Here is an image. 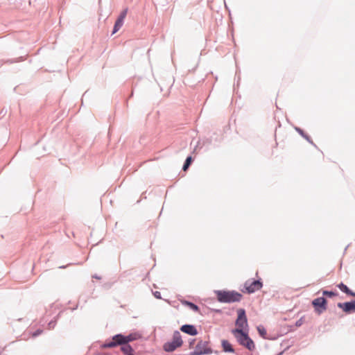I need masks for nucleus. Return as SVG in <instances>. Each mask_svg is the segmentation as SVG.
Returning <instances> with one entry per match:
<instances>
[{"label": "nucleus", "mask_w": 355, "mask_h": 355, "mask_svg": "<svg viewBox=\"0 0 355 355\" xmlns=\"http://www.w3.org/2000/svg\"><path fill=\"white\" fill-rule=\"evenodd\" d=\"M140 338L139 334H130L128 336H123L121 334H117L113 336L111 341H107L103 345V348H112L119 345L127 344L133 340H137Z\"/></svg>", "instance_id": "1"}, {"label": "nucleus", "mask_w": 355, "mask_h": 355, "mask_svg": "<svg viewBox=\"0 0 355 355\" xmlns=\"http://www.w3.org/2000/svg\"><path fill=\"white\" fill-rule=\"evenodd\" d=\"M216 294L218 300L224 303L239 302L242 297L241 293L234 291H218Z\"/></svg>", "instance_id": "2"}, {"label": "nucleus", "mask_w": 355, "mask_h": 355, "mask_svg": "<svg viewBox=\"0 0 355 355\" xmlns=\"http://www.w3.org/2000/svg\"><path fill=\"white\" fill-rule=\"evenodd\" d=\"M232 333L241 345L250 350L254 349V343L248 336L247 331H242L241 329H233Z\"/></svg>", "instance_id": "3"}, {"label": "nucleus", "mask_w": 355, "mask_h": 355, "mask_svg": "<svg viewBox=\"0 0 355 355\" xmlns=\"http://www.w3.org/2000/svg\"><path fill=\"white\" fill-rule=\"evenodd\" d=\"M183 343L182 336L179 331H175L173 335V339L164 345V349L166 352H173L178 347L182 346Z\"/></svg>", "instance_id": "4"}, {"label": "nucleus", "mask_w": 355, "mask_h": 355, "mask_svg": "<svg viewBox=\"0 0 355 355\" xmlns=\"http://www.w3.org/2000/svg\"><path fill=\"white\" fill-rule=\"evenodd\" d=\"M327 300L324 297H319L311 302L315 312L318 315L322 313L327 309Z\"/></svg>", "instance_id": "5"}, {"label": "nucleus", "mask_w": 355, "mask_h": 355, "mask_svg": "<svg viewBox=\"0 0 355 355\" xmlns=\"http://www.w3.org/2000/svg\"><path fill=\"white\" fill-rule=\"evenodd\" d=\"M237 319L236 320V329H241L242 331L248 330V320L245 315V311L243 309L237 311Z\"/></svg>", "instance_id": "6"}, {"label": "nucleus", "mask_w": 355, "mask_h": 355, "mask_svg": "<svg viewBox=\"0 0 355 355\" xmlns=\"http://www.w3.org/2000/svg\"><path fill=\"white\" fill-rule=\"evenodd\" d=\"M243 287V291L251 293L260 289L262 287V283L259 280L251 279L245 282Z\"/></svg>", "instance_id": "7"}, {"label": "nucleus", "mask_w": 355, "mask_h": 355, "mask_svg": "<svg viewBox=\"0 0 355 355\" xmlns=\"http://www.w3.org/2000/svg\"><path fill=\"white\" fill-rule=\"evenodd\" d=\"M211 353V349L208 347L206 341H199L196 346L195 351L191 355H202Z\"/></svg>", "instance_id": "8"}, {"label": "nucleus", "mask_w": 355, "mask_h": 355, "mask_svg": "<svg viewBox=\"0 0 355 355\" xmlns=\"http://www.w3.org/2000/svg\"><path fill=\"white\" fill-rule=\"evenodd\" d=\"M337 306L343 310L346 314L355 313V300L349 302H338Z\"/></svg>", "instance_id": "9"}, {"label": "nucleus", "mask_w": 355, "mask_h": 355, "mask_svg": "<svg viewBox=\"0 0 355 355\" xmlns=\"http://www.w3.org/2000/svg\"><path fill=\"white\" fill-rule=\"evenodd\" d=\"M180 330L191 336H196L198 334V331L196 327L193 325L190 324H184L182 325L180 328Z\"/></svg>", "instance_id": "10"}, {"label": "nucleus", "mask_w": 355, "mask_h": 355, "mask_svg": "<svg viewBox=\"0 0 355 355\" xmlns=\"http://www.w3.org/2000/svg\"><path fill=\"white\" fill-rule=\"evenodd\" d=\"M221 345L223 348V351L225 352L234 353V349L232 345V344L227 340H223L221 341Z\"/></svg>", "instance_id": "11"}, {"label": "nucleus", "mask_w": 355, "mask_h": 355, "mask_svg": "<svg viewBox=\"0 0 355 355\" xmlns=\"http://www.w3.org/2000/svg\"><path fill=\"white\" fill-rule=\"evenodd\" d=\"M295 130L303 137L309 143L316 147V145L313 143L311 137L309 136L304 131L299 127H295Z\"/></svg>", "instance_id": "12"}, {"label": "nucleus", "mask_w": 355, "mask_h": 355, "mask_svg": "<svg viewBox=\"0 0 355 355\" xmlns=\"http://www.w3.org/2000/svg\"><path fill=\"white\" fill-rule=\"evenodd\" d=\"M121 351L126 355H133V349L129 345H121Z\"/></svg>", "instance_id": "13"}, {"label": "nucleus", "mask_w": 355, "mask_h": 355, "mask_svg": "<svg viewBox=\"0 0 355 355\" xmlns=\"http://www.w3.org/2000/svg\"><path fill=\"white\" fill-rule=\"evenodd\" d=\"M343 293H345L346 295H349V292L351 291V289L343 282H340L336 286Z\"/></svg>", "instance_id": "14"}, {"label": "nucleus", "mask_w": 355, "mask_h": 355, "mask_svg": "<svg viewBox=\"0 0 355 355\" xmlns=\"http://www.w3.org/2000/svg\"><path fill=\"white\" fill-rule=\"evenodd\" d=\"M322 295H323L322 297L325 296V297L331 298V297L338 295V293L336 291L324 290V291H322Z\"/></svg>", "instance_id": "15"}, {"label": "nucleus", "mask_w": 355, "mask_h": 355, "mask_svg": "<svg viewBox=\"0 0 355 355\" xmlns=\"http://www.w3.org/2000/svg\"><path fill=\"white\" fill-rule=\"evenodd\" d=\"M123 24V20L117 19L115 22L112 33L114 34L116 33L122 27Z\"/></svg>", "instance_id": "16"}, {"label": "nucleus", "mask_w": 355, "mask_h": 355, "mask_svg": "<svg viewBox=\"0 0 355 355\" xmlns=\"http://www.w3.org/2000/svg\"><path fill=\"white\" fill-rule=\"evenodd\" d=\"M183 304H186L187 306H188L190 309H191L194 311H199L198 306L197 305L194 304L193 303H191V302H187V301H184V302H183Z\"/></svg>", "instance_id": "17"}, {"label": "nucleus", "mask_w": 355, "mask_h": 355, "mask_svg": "<svg viewBox=\"0 0 355 355\" xmlns=\"http://www.w3.org/2000/svg\"><path fill=\"white\" fill-rule=\"evenodd\" d=\"M191 162H192V158L191 157H188L187 159H186V161L184 162V164L182 167V169L183 171H187V168H189V166H190V164H191Z\"/></svg>", "instance_id": "18"}, {"label": "nucleus", "mask_w": 355, "mask_h": 355, "mask_svg": "<svg viewBox=\"0 0 355 355\" xmlns=\"http://www.w3.org/2000/svg\"><path fill=\"white\" fill-rule=\"evenodd\" d=\"M127 12H128V9L125 8L124 9L120 14V15L119 16L118 19H121V20H123L125 19V17H126V15H127Z\"/></svg>", "instance_id": "19"}, {"label": "nucleus", "mask_w": 355, "mask_h": 355, "mask_svg": "<svg viewBox=\"0 0 355 355\" xmlns=\"http://www.w3.org/2000/svg\"><path fill=\"white\" fill-rule=\"evenodd\" d=\"M304 322V317H301L299 320L295 322V326L299 327L303 324Z\"/></svg>", "instance_id": "20"}, {"label": "nucleus", "mask_w": 355, "mask_h": 355, "mask_svg": "<svg viewBox=\"0 0 355 355\" xmlns=\"http://www.w3.org/2000/svg\"><path fill=\"white\" fill-rule=\"evenodd\" d=\"M42 333V330H40V329H38L37 331H36L33 334V337H35L40 334H41Z\"/></svg>", "instance_id": "21"}, {"label": "nucleus", "mask_w": 355, "mask_h": 355, "mask_svg": "<svg viewBox=\"0 0 355 355\" xmlns=\"http://www.w3.org/2000/svg\"><path fill=\"white\" fill-rule=\"evenodd\" d=\"M154 295L155 297L158 298V299H160L161 298V295H160V293L158 292V291H156L155 293H154Z\"/></svg>", "instance_id": "22"}, {"label": "nucleus", "mask_w": 355, "mask_h": 355, "mask_svg": "<svg viewBox=\"0 0 355 355\" xmlns=\"http://www.w3.org/2000/svg\"><path fill=\"white\" fill-rule=\"evenodd\" d=\"M258 330H259V333H260L262 336H263L264 329H263V328H262V329H261V328L259 327V328H258Z\"/></svg>", "instance_id": "23"}, {"label": "nucleus", "mask_w": 355, "mask_h": 355, "mask_svg": "<svg viewBox=\"0 0 355 355\" xmlns=\"http://www.w3.org/2000/svg\"><path fill=\"white\" fill-rule=\"evenodd\" d=\"M348 295L355 297V292H354L353 291L351 290V291L349 292Z\"/></svg>", "instance_id": "24"}, {"label": "nucleus", "mask_w": 355, "mask_h": 355, "mask_svg": "<svg viewBox=\"0 0 355 355\" xmlns=\"http://www.w3.org/2000/svg\"><path fill=\"white\" fill-rule=\"evenodd\" d=\"M267 339H268V340H273V339H275V338H270V337H269V336H268Z\"/></svg>", "instance_id": "25"}]
</instances>
